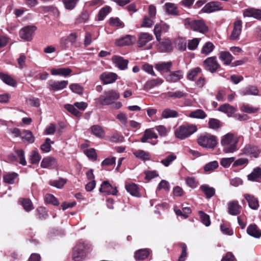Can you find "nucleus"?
I'll return each instance as SVG.
<instances>
[{
	"mask_svg": "<svg viewBox=\"0 0 261 261\" xmlns=\"http://www.w3.org/2000/svg\"><path fill=\"white\" fill-rule=\"evenodd\" d=\"M238 140L234 138L232 133H227L221 139V144L223 147V151L226 153H233L238 150Z\"/></svg>",
	"mask_w": 261,
	"mask_h": 261,
	"instance_id": "obj_1",
	"label": "nucleus"
},
{
	"mask_svg": "<svg viewBox=\"0 0 261 261\" xmlns=\"http://www.w3.org/2000/svg\"><path fill=\"white\" fill-rule=\"evenodd\" d=\"M197 142L198 144L203 148L213 149L218 144V139L216 136L205 133L198 137Z\"/></svg>",
	"mask_w": 261,
	"mask_h": 261,
	"instance_id": "obj_2",
	"label": "nucleus"
},
{
	"mask_svg": "<svg viewBox=\"0 0 261 261\" xmlns=\"http://www.w3.org/2000/svg\"><path fill=\"white\" fill-rule=\"evenodd\" d=\"M90 246L87 241L80 240L73 248L72 259L74 261H82L86 256V251Z\"/></svg>",
	"mask_w": 261,
	"mask_h": 261,
	"instance_id": "obj_3",
	"label": "nucleus"
},
{
	"mask_svg": "<svg viewBox=\"0 0 261 261\" xmlns=\"http://www.w3.org/2000/svg\"><path fill=\"white\" fill-rule=\"evenodd\" d=\"M197 130V126L194 124H185L178 126L175 130L176 138L180 140L189 137Z\"/></svg>",
	"mask_w": 261,
	"mask_h": 261,
	"instance_id": "obj_4",
	"label": "nucleus"
},
{
	"mask_svg": "<svg viewBox=\"0 0 261 261\" xmlns=\"http://www.w3.org/2000/svg\"><path fill=\"white\" fill-rule=\"evenodd\" d=\"M119 93L116 90L110 89L104 91L97 99L98 102L101 105H110L119 98Z\"/></svg>",
	"mask_w": 261,
	"mask_h": 261,
	"instance_id": "obj_5",
	"label": "nucleus"
},
{
	"mask_svg": "<svg viewBox=\"0 0 261 261\" xmlns=\"http://www.w3.org/2000/svg\"><path fill=\"white\" fill-rule=\"evenodd\" d=\"M185 24L188 28L200 33L204 34L208 30V27L202 20H192L186 18L185 20Z\"/></svg>",
	"mask_w": 261,
	"mask_h": 261,
	"instance_id": "obj_6",
	"label": "nucleus"
},
{
	"mask_svg": "<svg viewBox=\"0 0 261 261\" xmlns=\"http://www.w3.org/2000/svg\"><path fill=\"white\" fill-rule=\"evenodd\" d=\"M203 67L205 70L214 73L220 67V65L217 60L216 57H211L203 61Z\"/></svg>",
	"mask_w": 261,
	"mask_h": 261,
	"instance_id": "obj_7",
	"label": "nucleus"
},
{
	"mask_svg": "<svg viewBox=\"0 0 261 261\" xmlns=\"http://www.w3.org/2000/svg\"><path fill=\"white\" fill-rule=\"evenodd\" d=\"M37 30L35 25H28L21 29L19 31V36L21 38L30 41L33 39V36Z\"/></svg>",
	"mask_w": 261,
	"mask_h": 261,
	"instance_id": "obj_8",
	"label": "nucleus"
},
{
	"mask_svg": "<svg viewBox=\"0 0 261 261\" xmlns=\"http://www.w3.org/2000/svg\"><path fill=\"white\" fill-rule=\"evenodd\" d=\"M77 36L74 33H71L67 37L61 38L60 44L62 49H66L72 46L76 41Z\"/></svg>",
	"mask_w": 261,
	"mask_h": 261,
	"instance_id": "obj_9",
	"label": "nucleus"
},
{
	"mask_svg": "<svg viewBox=\"0 0 261 261\" xmlns=\"http://www.w3.org/2000/svg\"><path fill=\"white\" fill-rule=\"evenodd\" d=\"M222 9L221 3L217 1H213L207 3L201 9L203 13H210L214 11Z\"/></svg>",
	"mask_w": 261,
	"mask_h": 261,
	"instance_id": "obj_10",
	"label": "nucleus"
},
{
	"mask_svg": "<svg viewBox=\"0 0 261 261\" xmlns=\"http://www.w3.org/2000/svg\"><path fill=\"white\" fill-rule=\"evenodd\" d=\"M49 89L53 91H57L65 88L68 83L67 81H56L49 80L48 81Z\"/></svg>",
	"mask_w": 261,
	"mask_h": 261,
	"instance_id": "obj_11",
	"label": "nucleus"
},
{
	"mask_svg": "<svg viewBox=\"0 0 261 261\" xmlns=\"http://www.w3.org/2000/svg\"><path fill=\"white\" fill-rule=\"evenodd\" d=\"M242 21L241 20H237L233 23V28L229 37L232 40H238L242 32Z\"/></svg>",
	"mask_w": 261,
	"mask_h": 261,
	"instance_id": "obj_12",
	"label": "nucleus"
},
{
	"mask_svg": "<svg viewBox=\"0 0 261 261\" xmlns=\"http://www.w3.org/2000/svg\"><path fill=\"white\" fill-rule=\"evenodd\" d=\"M117 77V75L115 73L105 72L100 75L99 79L104 85H107L115 82Z\"/></svg>",
	"mask_w": 261,
	"mask_h": 261,
	"instance_id": "obj_13",
	"label": "nucleus"
},
{
	"mask_svg": "<svg viewBox=\"0 0 261 261\" xmlns=\"http://www.w3.org/2000/svg\"><path fill=\"white\" fill-rule=\"evenodd\" d=\"M184 77L183 73L181 70H177L170 72L165 79L167 82L169 83H176Z\"/></svg>",
	"mask_w": 261,
	"mask_h": 261,
	"instance_id": "obj_14",
	"label": "nucleus"
},
{
	"mask_svg": "<svg viewBox=\"0 0 261 261\" xmlns=\"http://www.w3.org/2000/svg\"><path fill=\"white\" fill-rule=\"evenodd\" d=\"M112 61L115 66L120 69L125 70L127 68L128 61L124 59L123 58L118 56H114L112 57Z\"/></svg>",
	"mask_w": 261,
	"mask_h": 261,
	"instance_id": "obj_15",
	"label": "nucleus"
},
{
	"mask_svg": "<svg viewBox=\"0 0 261 261\" xmlns=\"http://www.w3.org/2000/svg\"><path fill=\"white\" fill-rule=\"evenodd\" d=\"M135 39L134 36L127 35L120 39H117L115 41V44L118 46L130 45L133 43Z\"/></svg>",
	"mask_w": 261,
	"mask_h": 261,
	"instance_id": "obj_16",
	"label": "nucleus"
},
{
	"mask_svg": "<svg viewBox=\"0 0 261 261\" xmlns=\"http://www.w3.org/2000/svg\"><path fill=\"white\" fill-rule=\"evenodd\" d=\"M153 39V36L148 33H141L139 37L138 40V45L139 47H142L145 46L147 43Z\"/></svg>",
	"mask_w": 261,
	"mask_h": 261,
	"instance_id": "obj_17",
	"label": "nucleus"
},
{
	"mask_svg": "<svg viewBox=\"0 0 261 261\" xmlns=\"http://www.w3.org/2000/svg\"><path fill=\"white\" fill-rule=\"evenodd\" d=\"M172 66V63L171 61L160 62L154 65L155 69L160 72H170Z\"/></svg>",
	"mask_w": 261,
	"mask_h": 261,
	"instance_id": "obj_18",
	"label": "nucleus"
},
{
	"mask_svg": "<svg viewBox=\"0 0 261 261\" xmlns=\"http://www.w3.org/2000/svg\"><path fill=\"white\" fill-rule=\"evenodd\" d=\"M242 152L243 154L250 155L254 158H257L260 152L257 147L250 144L246 145L242 150Z\"/></svg>",
	"mask_w": 261,
	"mask_h": 261,
	"instance_id": "obj_19",
	"label": "nucleus"
},
{
	"mask_svg": "<svg viewBox=\"0 0 261 261\" xmlns=\"http://www.w3.org/2000/svg\"><path fill=\"white\" fill-rule=\"evenodd\" d=\"M164 82L161 78L152 79L148 80L144 85V90L148 91L155 87H158Z\"/></svg>",
	"mask_w": 261,
	"mask_h": 261,
	"instance_id": "obj_20",
	"label": "nucleus"
},
{
	"mask_svg": "<svg viewBox=\"0 0 261 261\" xmlns=\"http://www.w3.org/2000/svg\"><path fill=\"white\" fill-rule=\"evenodd\" d=\"M241 206L237 201H232L228 203V212L233 216L238 215L240 213Z\"/></svg>",
	"mask_w": 261,
	"mask_h": 261,
	"instance_id": "obj_21",
	"label": "nucleus"
},
{
	"mask_svg": "<svg viewBox=\"0 0 261 261\" xmlns=\"http://www.w3.org/2000/svg\"><path fill=\"white\" fill-rule=\"evenodd\" d=\"M159 42L158 49L161 52H169L172 49V45L171 41L168 39H164Z\"/></svg>",
	"mask_w": 261,
	"mask_h": 261,
	"instance_id": "obj_22",
	"label": "nucleus"
},
{
	"mask_svg": "<svg viewBox=\"0 0 261 261\" xmlns=\"http://www.w3.org/2000/svg\"><path fill=\"white\" fill-rule=\"evenodd\" d=\"M244 196L248 202L250 208L254 210L258 208L259 203L257 198L252 195L248 194H245Z\"/></svg>",
	"mask_w": 261,
	"mask_h": 261,
	"instance_id": "obj_23",
	"label": "nucleus"
},
{
	"mask_svg": "<svg viewBox=\"0 0 261 261\" xmlns=\"http://www.w3.org/2000/svg\"><path fill=\"white\" fill-rule=\"evenodd\" d=\"M57 165V160L55 158L51 156H48L43 159L40 165L41 167L43 168L56 167Z\"/></svg>",
	"mask_w": 261,
	"mask_h": 261,
	"instance_id": "obj_24",
	"label": "nucleus"
},
{
	"mask_svg": "<svg viewBox=\"0 0 261 261\" xmlns=\"http://www.w3.org/2000/svg\"><path fill=\"white\" fill-rule=\"evenodd\" d=\"M164 9L168 15L177 16L179 15L177 7L175 4L171 3H166L164 6Z\"/></svg>",
	"mask_w": 261,
	"mask_h": 261,
	"instance_id": "obj_25",
	"label": "nucleus"
},
{
	"mask_svg": "<svg viewBox=\"0 0 261 261\" xmlns=\"http://www.w3.org/2000/svg\"><path fill=\"white\" fill-rule=\"evenodd\" d=\"M72 70L69 68H52L50 70L51 74L53 75H61L67 76L70 75Z\"/></svg>",
	"mask_w": 261,
	"mask_h": 261,
	"instance_id": "obj_26",
	"label": "nucleus"
},
{
	"mask_svg": "<svg viewBox=\"0 0 261 261\" xmlns=\"http://www.w3.org/2000/svg\"><path fill=\"white\" fill-rule=\"evenodd\" d=\"M158 138L156 134L153 131V128L146 129L144 133L141 141L143 143L147 142V140L157 139Z\"/></svg>",
	"mask_w": 261,
	"mask_h": 261,
	"instance_id": "obj_27",
	"label": "nucleus"
},
{
	"mask_svg": "<svg viewBox=\"0 0 261 261\" xmlns=\"http://www.w3.org/2000/svg\"><path fill=\"white\" fill-rule=\"evenodd\" d=\"M259 90L257 88L254 86H248L240 91V94L242 96L245 95H258Z\"/></svg>",
	"mask_w": 261,
	"mask_h": 261,
	"instance_id": "obj_28",
	"label": "nucleus"
},
{
	"mask_svg": "<svg viewBox=\"0 0 261 261\" xmlns=\"http://www.w3.org/2000/svg\"><path fill=\"white\" fill-rule=\"evenodd\" d=\"M218 110L226 114L228 117L232 116L236 112V109L228 103H225L220 106Z\"/></svg>",
	"mask_w": 261,
	"mask_h": 261,
	"instance_id": "obj_29",
	"label": "nucleus"
},
{
	"mask_svg": "<svg viewBox=\"0 0 261 261\" xmlns=\"http://www.w3.org/2000/svg\"><path fill=\"white\" fill-rule=\"evenodd\" d=\"M247 232L249 235L256 238L261 237V230L255 224L250 225L247 229Z\"/></svg>",
	"mask_w": 261,
	"mask_h": 261,
	"instance_id": "obj_30",
	"label": "nucleus"
},
{
	"mask_svg": "<svg viewBox=\"0 0 261 261\" xmlns=\"http://www.w3.org/2000/svg\"><path fill=\"white\" fill-rule=\"evenodd\" d=\"M18 176V174L15 172H8L3 175V180L5 183L13 184Z\"/></svg>",
	"mask_w": 261,
	"mask_h": 261,
	"instance_id": "obj_31",
	"label": "nucleus"
},
{
	"mask_svg": "<svg viewBox=\"0 0 261 261\" xmlns=\"http://www.w3.org/2000/svg\"><path fill=\"white\" fill-rule=\"evenodd\" d=\"M219 59L225 65H229L233 60L232 55L228 51H221L219 53Z\"/></svg>",
	"mask_w": 261,
	"mask_h": 261,
	"instance_id": "obj_32",
	"label": "nucleus"
},
{
	"mask_svg": "<svg viewBox=\"0 0 261 261\" xmlns=\"http://www.w3.org/2000/svg\"><path fill=\"white\" fill-rule=\"evenodd\" d=\"M178 116V113L177 111L168 108L164 110L162 113V118H176Z\"/></svg>",
	"mask_w": 261,
	"mask_h": 261,
	"instance_id": "obj_33",
	"label": "nucleus"
},
{
	"mask_svg": "<svg viewBox=\"0 0 261 261\" xmlns=\"http://www.w3.org/2000/svg\"><path fill=\"white\" fill-rule=\"evenodd\" d=\"M201 190L204 193L207 198H211L215 194V190L213 187H210L207 185L200 186Z\"/></svg>",
	"mask_w": 261,
	"mask_h": 261,
	"instance_id": "obj_34",
	"label": "nucleus"
},
{
	"mask_svg": "<svg viewBox=\"0 0 261 261\" xmlns=\"http://www.w3.org/2000/svg\"><path fill=\"white\" fill-rule=\"evenodd\" d=\"M261 178V168L256 167L248 175V179L251 181H258Z\"/></svg>",
	"mask_w": 261,
	"mask_h": 261,
	"instance_id": "obj_35",
	"label": "nucleus"
},
{
	"mask_svg": "<svg viewBox=\"0 0 261 261\" xmlns=\"http://www.w3.org/2000/svg\"><path fill=\"white\" fill-rule=\"evenodd\" d=\"M166 95L172 98H181L186 97L188 94L182 91L176 90L175 91H169L166 93Z\"/></svg>",
	"mask_w": 261,
	"mask_h": 261,
	"instance_id": "obj_36",
	"label": "nucleus"
},
{
	"mask_svg": "<svg viewBox=\"0 0 261 261\" xmlns=\"http://www.w3.org/2000/svg\"><path fill=\"white\" fill-rule=\"evenodd\" d=\"M125 188L132 196L136 197L139 196V188L135 184H127L125 185Z\"/></svg>",
	"mask_w": 261,
	"mask_h": 261,
	"instance_id": "obj_37",
	"label": "nucleus"
},
{
	"mask_svg": "<svg viewBox=\"0 0 261 261\" xmlns=\"http://www.w3.org/2000/svg\"><path fill=\"white\" fill-rule=\"evenodd\" d=\"M189 116L191 118L202 119L206 118L207 115L204 111L201 109H198L191 112L189 114Z\"/></svg>",
	"mask_w": 261,
	"mask_h": 261,
	"instance_id": "obj_38",
	"label": "nucleus"
},
{
	"mask_svg": "<svg viewBox=\"0 0 261 261\" xmlns=\"http://www.w3.org/2000/svg\"><path fill=\"white\" fill-rule=\"evenodd\" d=\"M0 79L6 84L14 87L16 84V81L8 74L0 72Z\"/></svg>",
	"mask_w": 261,
	"mask_h": 261,
	"instance_id": "obj_39",
	"label": "nucleus"
},
{
	"mask_svg": "<svg viewBox=\"0 0 261 261\" xmlns=\"http://www.w3.org/2000/svg\"><path fill=\"white\" fill-rule=\"evenodd\" d=\"M149 254L148 250L146 249H140L136 252L135 257L136 259L143 260L148 256Z\"/></svg>",
	"mask_w": 261,
	"mask_h": 261,
	"instance_id": "obj_40",
	"label": "nucleus"
},
{
	"mask_svg": "<svg viewBox=\"0 0 261 261\" xmlns=\"http://www.w3.org/2000/svg\"><path fill=\"white\" fill-rule=\"evenodd\" d=\"M92 134L96 137L102 138L105 135V132L102 128L98 125H94L91 127Z\"/></svg>",
	"mask_w": 261,
	"mask_h": 261,
	"instance_id": "obj_41",
	"label": "nucleus"
},
{
	"mask_svg": "<svg viewBox=\"0 0 261 261\" xmlns=\"http://www.w3.org/2000/svg\"><path fill=\"white\" fill-rule=\"evenodd\" d=\"M134 155L142 160H149L150 159V154L149 152L143 150H138L134 152Z\"/></svg>",
	"mask_w": 261,
	"mask_h": 261,
	"instance_id": "obj_42",
	"label": "nucleus"
},
{
	"mask_svg": "<svg viewBox=\"0 0 261 261\" xmlns=\"http://www.w3.org/2000/svg\"><path fill=\"white\" fill-rule=\"evenodd\" d=\"M22 140L23 142L27 141L29 143H33L35 141V137L30 130H24Z\"/></svg>",
	"mask_w": 261,
	"mask_h": 261,
	"instance_id": "obj_43",
	"label": "nucleus"
},
{
	"mask_svg": "<svg viewBox=\"0 0 261 261\" xmlns=\"http://www.w3.org/2000/svg\"><path fill=\"white\" fill-rule=\"evenodd\" d=\"M240 109L242 111L249 114L256 113L259 110L258 108L251 106L248 104H243Z\"/></svg>",
	"mask_w": 261,
	"mask_h": 261,
	"instance_id": "obj_44",
	"label": "nucleus"
},
{
	"mask_svg": "<svg viewBox=\"0 0 261 261\" xmlns=\"http://www.w3.org/2000/svg\"><path fill=\"white\" fill-rule=\"evenodd\" d=\"M67 180L63 178H60L58 180H53L49 181V185L51 186L56 187L58 189H61L66 183Z\"/></svg>",
	"mask_w": 261,
	"mask_h": 261,
	"instance_id": "obj_45",
	"label": "nucleus"
},
{
	"mask_svg": "<svg viewBox=\"0 0 261 261\" xmlns=\"http://www.w3.org/2000/svg\"><path fill=\"white\" fill-rule=\"evenodd\" d=\"M41 158V156L39 153L35 150H33L30 155L29 161L32 164H36L39 163Z\"/></svg>",
	"mask_w": 261,
	"mask_h": 261,
	"instance_id": "obj_46",
	"label": "nucleus"
},
{
	"mask_svg": "<svg viewBox=\"0 0 261 261\" xmlns=\"http://www.w3.org/2000/svg\"><path fill=\"white\" fill-rule=\"evenodd\" d=\"M214 45L210 42H206L203 46L201 53L205 55L210 54L214 49Z\"/></svg>",
	"mask_w": 261,
	"mask_h": 261,
	"instance_id": "obj_47",
	"label": "nucleus"
},
{
	"mask_svg": "<svg viewBox=\"0 0 261 261\" xmlns=\"http://www.w3.org/2000/svg\"><path fill=\"white\" fill-rule=\"evenodd\" d=\"M218 166V162L214 161L206 164L204 167V170L205 172H212L217 169Z\"/></svg>",
	"mask_w": 261,
	"mask_h": 261,
	"instance_id": "obj_48",
	"label": "nucleus"
},
{
	"mask_svg": "<svg viewBox=\"0 0 261 261\" xmlns=\"http://www.w3.org/2000/svg\"><path fill=\"white\" fill-rule=\"evenodd\" d=\"M54 143L53 141H51L49 138H46L44 143L41 145L40 149L44 152H48L51 149V144Z\"/></svg>",
	"mask_w": 261,
	"mask_h": 261,
	"instance_id": "obj_49",
	"label": "nucleus"
},
{
	"mask_svg": "<svg viewBox=\"0 0 261 261\" xmlns=\"http://www.w3.org/2000/svg\"><path fill=\"white\" fill-rule=\"evenodd\" d=\"M75 107V106H74V105H72L70 104H66L64 105L65 109L70 112L72 114L77 117H80L81 116V113Z\"/></svg>",
	"mask_w": 261,
	"mask_h": 261,
	"instance_id": "obj_50",
	"label": "nucleus"
},
{
	"mask_svg": "<svg viewBox=\"0 0 261 261\" xmlns=\"http://www.w3.org/2000/svg\"><path fill=\"white\" fill-rule=\"evenodd\" d=\"M209 128L213 129H217L221 126V122L216 119H210L208 123Z\"/></svg>",
	"mask_w": 261,
	"mask_h": 261,
	"instance_id": "obj_51",
	"label": "nucleus"
},
{
	"mask_svg": "<svg viewBox=\"0 0 261 261\" xmlns=\"http://www.w3.org/2000/svg\"><path fill=\"white\" fill-rule=\"evenodd\" d=\"M20 202L25 211L29 212L34 208L33 203L30 199H23Z\"/></svg>",
	"mask_w": 261,
	"mask_h": 261,
	"instance_id": "obj_52",
	"label": "nucleus"
},
{
	"mask_svg": "<svg viewBox=\"0 0 261 261\" xmlns=\"http://www.w3.org/2000/svg\"><path fill=\"white\" fill-rule=\"evenodd\" d=\"M201 222L206 226H208L211 224L210 216L204 213L203 211H199Z\"/></svg>",
	"mask_w": 261,
	"mask_h": 261,
	"instance_id": "obj_53",
	"label": "nucleus"
},
{
	"mask_svg": "<svg viewBox=\"0 0 261 261\" xmlns=\"http://www.w3.org/2000/svg\"><path fill=\"white\" fill-rule=\"evenodd\" d=\"M201 71L200 67H196L191 69L187 75V78L191 81H194L198 73Z\"/></svg>",
	"mask_w": 261,
	"mask_h": 261,
	"instance_id": "obj_54",
	"label": "nucleus"
},
{
	"mask_svg": "<svg viewBox=\"0 0 261 261\" xmlns=\"http://www.w3.org/2000/svg\"><path fill=\"white\" fill-rule=\"evenodd\" d=\"M176 159V156L172 153L167 156L165 159L162 160L161 163L165 167H168L170 164Z\"/></svg>",
	"mask_w": 261,
	"mask_h": 261,
	"instance_id": "obj_55",
	"label": "nucleus"
},
{
	"mask_svg": "<svg viewBox=\"0 0 261 261\" xmlns=\"http://www.w3.org/2000/svg\"><path fill=\"white\" fill-rule=\"evenodd\" d=\"M234 157L222 158L221 160L220 164L224 168H227L234 162Z\"/></svg>",
	"mask_w": 261,
	"mask_h": 261,
	"instance_id": "obj_56",
	"label": "nucleus"
},
{
	"mask_svg": "<svg viewBox=\"0 0 261 261\" xmlns=\"http://www.w3.org/2000/svg\"><path fill=\"white\" fill-rule=\"evenodd\" d=\"M176 45L178 49L185 50L187 47V41L185 38H178L176 40Z\"/></svg>",
	"mask_w": 261,
	"mask_h": 261,
	"instance_id": "obj_57",
	"label": "nucleus"
},
{
	"mask_svg": "<svg viewBox=\"0 0 261 261\" xmlns=\"http://www.w3.org/2000/svg\"><path fill=\"white\" fill-rule=\"evenodd\" d=\"M15 152L19 158V163L23 166L26 165L27 161L25 159L24 151L22 149H16Z\"/></svg>",
	"mask_w": 261,
	"mask_h": 261,
	"instance_id": "obj_58",
	"label": "nucleus"
},
{
	"mask_svg": "<svg viewBox=\"0 0 261 261\" xmlns=\"http://www.w3.org/2000/svg\"><path fill=\"white\" fill-rule=\"evenodd\" d=\"M79 0H63L65 8L68 10L74 9Z\"/></svg>",
	"mask_w": 261,
	"mask_h": 261,
	"instance_id": "obj_59",
	"label": "nucleus"
},
{
	"mask_svg": "<svg viewBox=\"0 0 261 261\" xmlns=\"http://www.w3.org/2000/svg\"><path fill=\"white\" fill-rule=\"evenodd\" d=\"M111 8L109 6H106L102 9L98 13V19L100 20H103L106 15L110 13L111 11Z\"/></svg>",
	"mask_w": 261,
	"mask_h": 261,
	"instance_id": "obj_60",
	"label": "nucleus"
},
{
	"mask_svg": "<svg viewBox=\"0 0 261 261\" xmlns=\"http://www.w3.org/2000/svg\"><path fill=\"white\" fill-rule=\"evenodd\" d=\"M45 200L47 203H51L54 205H58L59 204V202L57 199L51 194H46Z\"/></svg>",
	"mask_w": 261,
	"mask_h": 261,
	"instance_id": "obj_61",
	"label": "nucleus"
},
{
	"mask_svg": "<svg viewBox=\"0 0 261 261\" xmlns=\"http://www.w3.org/2000/svg\"><path fill=\"white\" fill-rule=\"evenodd\" d=\"M248 163V160L247 158H241L237 159L232 164L233 167H236L241 166H245Z\"/></svg>",
	"mask_w": 261,
	"mask_h": 261,
	"instance_id": "obj_62",
	"label": "nucleus"
},
{
	"mask_svg": "<svg viewBox=\"0 0 261 261\" xmlns=\"http://www.w3.org/2000/svg\"><path fill=\"white\" fill-rule=\"evenodd\" d=\"M71 90L78 94H82L83 92V88L78 84H72L69 86Z\"/></svg>",
	"mask_w": 261,
	"mask_h": 261,
	"instance_id": "obj_63",
	"label": "nucleus"
},
{
	"mask_svg": "<svg viewBox=\"0 0 261 261\" xmlns=\"http://www.w3.org/2000/svg\"><path fill=\"white\" fill-rule=\"evenodd\" d=\"M256 9L254 8H249L246 9L243 11V16L244 17H253L254 18Z\"/></svg>",
	"mask_w": 261,
	"mask_h": 261,
	"instance_id": "obj_64",
	"label": "nucleus"
}]
</instances>
